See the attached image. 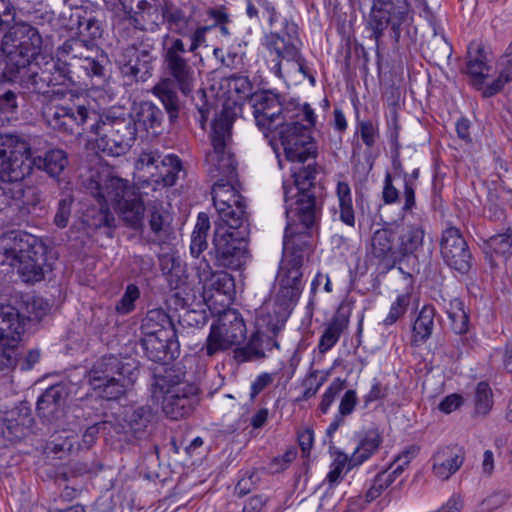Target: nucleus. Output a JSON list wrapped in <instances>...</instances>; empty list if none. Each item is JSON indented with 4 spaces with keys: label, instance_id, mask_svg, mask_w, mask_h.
Segmentation results:
<instances>
[{
    "label": "nucleus",
    "instance_id": "f257e3e1",
    "mask_svg": "<svg viewBox=\"0 0 512 512\" xmlns=\"http://www.w3.org/2000/svg\"><path fill=\"white\" fill-rule=\"evenodd\" d=\"M317 165L292 172L293 181L283 182L287 225L283 238L285 259L279 267L278 284L303 290V265L312 251L310 229L320 219L322 187L316 180Z\"/></svg>",
    "mask_w": 512,
    "mask_h": 512
},
{
    "label": "nucleus",
    "instance_id": "f03ea898",
    "mask_svg": "<svg viewBox=\"0 0 512 512\" xmlns=\"http://www.w3.org/2000/svg\"><path fill=\"white\" fill-rule=\"evenodd\" d=\"M232 125L233 118L226 110L215 117L210 133L212 148L205 154L206 172L211 179H216L212 186L215 208L245 202L237 188V161L232 151Z\"/></svg>",
    "mask_w": 512,
    "mask_h": 512
},
{
    "label": "nucleus",
    "instance_id": "7ed1b4c3",
    "mask_svg": "<svg viewBox=\"0 0 512 512\" xmlns=\"http://www.w3.org/2000/svg\"><path fill=\"white\" fill-rule=\"evenodd\" d=\"M188 54L182 39L165 35L161 53L163 77L152 88V93L162 103L171 124L178 120L182 108L177 89L184 96H190L196 82L195 67Z\"/></svg>",
    "mask_w": 512,
    "mask_h": 512
},
{
    "label": "nucleus",
    "instance_id": "20e7f679",
    "mask_svg": "<svg viewBox=\"0 0 512 512\" xmlns=\"http://www.w3.org/2000/svg\"><path fill=\"white\" fill-rule=\"evenodd\" d=\"M82 183L86 192L99 203L113 204L126 226L132 229L143 226L144 202L139 189L130 181L102 169L91 170Z\"/></svg>",
    "mask_w": 512,
    "mask_h": 512
},
{
    "label": "nucleus",
    "instance_id": "39448f33",
    "mask_svg": "<svg viewBox=\"0 0 512 512\" xmlns=\"http://www.w3.org/2000/svg\"><path fill=\"white\" fill-rule=\"evenodd\" d=\"M293 119L285 120L269 134V143L277 153L281 145L288 161L304 163L315 159L318 154L317 144L312 136L317 116L308 103L297 104Z\"/></svg>",
    "mask_w": 512,
    "mask_h": 512
},
{
    "label": "nucleus",
    "instance_id": "423d86ee",
    "mask_svg": "<svg viewBox=\"0 0 512 512\" xmlns=\"http://www.w3.org/2000/svg\"><path fill=\"white\" fill-rule=\"evenodd\" d=\"M185 377L183 367L176 364L154 373L150 382L152 398L162 401V412L171 420L189 417L199 404V388Z\"/></svg>",
    "mask_w": 512,
    "mask_h": 512
},
{
    "label": "nucleus",
    "instance_id": "0eeeda50",
    "mask_svg": "<svg viewBox=\"0 0 512 512\" xmlns=\"http://www.w3.org/2000/svg\"><path fill=\"white\" fill-rule=\"evenodd\" d=\"M94 134L100 151L107 156H122L137 138L136 120L127 109L111 107L98 115Z\"/></svg>",
    "mask_w": 512,
    "mask_h": 512
},
{
    "label": "nucleus",
    "instance_id": "6e6552de",
    "mask_svg": "<svg viewBox=\"0 0 512 512\" xmlns=\"http://www.w3.org/2000/svg\"><path fill=\"white\" fill-rule=\"evenodd\" d=\"M282 28L265 35L264 46L273 58L270 61V71L278 78L283 79L282 62H295L297 70L307 78L312 86L316 79L307 66V61L301 53V40L299 38L297 24L289 19H284Z\"/></svg>",
    "mask_w": 512,
    "mask_h": 512
},
{
    "label": "nucleus",
    "instance_id": "1a4fd4ad",
    "mask_svg": "<svg viewBox=\"0 0 512 512\" xmlns=\"http://www.w3.org/2000/svg\"><path fill=\"white\" fill-rule=\"evenodd\" d=\"M42 43L36 27L25 22L9 26L2 38V50L8 58L9 67L18 72L19 67L39 59Z\"/></svg>",
    "mask_w": 512,
    "mask_h": 512
},
{
    "label": "nucleus",
    "instance_id": "9d476101",
    "mask_svg": "<svg viewBox=\"0 0 512 512\" xmlns=\"http://www.w3.org/2000/svg\"><path fill=\"white\" fill-rule=\"evenodd\" d=\"M57 57L72 62L89 78L103 81L110 63L107 53L95 42L86 41L81 37H72L57 48Z\"/></svg>",
    "mask_w": 512,
    "mask_h": 512
},
{
    "label": "nucleus",
    "instance_id": "9b49d317",
    "mask_svg": "<svg viewBox=\"0 0 512 512\" xmlns=\"http://www.w3.org/2000/svg\"><path fill=\"white\" fill-rule=\"evenodd\" d=\"M408 11L409 4L407 0H373L367 19V29L371 32L370 38L375 42L378 56L382 43L381 39L388 27H390L394 42H399L401 26L407 18Z\"/></svg>",
    "mask_w": 512,
    "mask_h": 512
},
{
    "label": "nucleus",
    "instance_id": "f8f14e48",
    "mask_svg": "<svg viewBox=\"0 0 512 512\" xmlns=\"http://www.w3.org/2000/svg\"><path fill=\"white\" fill-rule=\"evenodd\" d=\"M154 50L153 38L147 34L135 37L118 55L117 63L121 75L130 82H145L152 76L153 62L156 60Z\"/></svg>",
    "mask_w": 512,
    "mask_h": 512
},
{
    "label": "nucleus",
    "instance_id": "ddd939ff",
    "mask_svg": "<svg viewBox=\"0 0 512 512\" xmlns=\"http://www.w3.org/2000/svg\"><path fill=\"white\" fill-rule=\"evenodd\" d=\"M247 335V329L241 313L236 309H225L218 314L210 327V333L202 350L209 357L241 345Z\"/></svg>",
    "mask_w": 512,
    "mask_h": 512
},
{
    "label": "nucleus",
    "instance_id": "4468645a",
    "mask_svg": "<svg viewBox=\"0 0 512 512\" xmlns=\"http://www.w3.org/2000/svg\"><path fill=\"white\" fill-rule=\"evenodd\" d=\"M25 331V317L11 304H0V374L16 367L18 346Z\"/></svg>",
    "mask_w": 512,
    "mask_h": 512
},
{
    "label": "nucleus",
    "instance_id": "2eb2a0df",
    "mask_svg": "<svg viewBox=\"0 0 512 512\" xmlns=\"http://www.w3.org/2000/svg\"><path fill=\"white\" fill-rule=\"evenodd\" d=\"M99 113L85 105H53L43 111L47 124L61 133L81 135L94 134Z\"/></svg>",
    "mask_w": 512,
    "mask_h": 512
},
{
    "label": "nucleus",
    "instance_id": "dca6fc26",
    "mask_svg": "<svg viewBox=\"0 0 512 512\" xmlns=\"http://www.w3.org/2000/svg\"><path fill=\"white\" fill-rule=\"evenodd\" d=\"M425 236L426 232L421 224H407L403 228L398 237L399 264H406L417 273L421 266L430 264L434 245Z\"/></svg>",
    "mask_w": 512,
    "mask_h": 512
},
{
    "label": "nucleus",
    "instance_id": "f3484780",
    "mask_svg": "<svg viewBox=\"0 0 512 512\" xmlns=\"http://www.w3.org/2000/svg\"><path fill=\"white\" fill-rule=\"evenodd\" d=\"M30 143L17 134L0 135V180L19 183L29 176L26 155Z\"/></svg>",
    "mask_w": 512,
    "mask_h": 512
},
{
    "label": "nucleus",
    "instance_id": "a211bd4d",
    "mask_svg": "<svg viewBox=\"0 0 512 512\" xmlns=\"http://www.w3.org/2000/svg\"><path fill=\"white\" fill-rule=\"evenodd\" d=\"M256 126L269 138L270 132L282 121L293 119V111L297 104L283 106L279 96L270 91L255 92L249 99Z\"/></svg>",
    "mask_w": 512,
    "mask_h": 512
},
{
    "label": "nucleus",
    "instance_id": "6ab92c4d",
    "mask_svg": "<svg viewBox=\"0 0 512 512\" xmlns=\"http://www.w3.org/2000/svg\"><path fill=\"white\" fill-rule=\"evenodd\" d=\"M248 236L228 232H214V265L238 270L249 258Z\"/></svg>",
    "mask_w": 512,
    "mask_h": 512
},
{
    "label": "nucleus",
    "instance_id": "aec40b11",
    "mask_svg": "<svg viewBox=\"0 0 512 512\" xmlns=\"http://www.w3.org/2000/svg\"><path fill=\"white\" fill-rule=\"evenodd\" d=\"M155 417V412L150 405L129 407L125 409L122 421L112 420L115 435L126 442H131L133 439H146L151 434Z\"/></svg>",
    "mask_w": 512,
    "mask_h": 512
},
{
    "label": "nucleus",
    "instance_id": "412c9836",
    "mask_svg": "<svg viewBox=\"0 0 512 512\" xmlns=\"http://www.w3.org/2000/svg\"><path fill=\"white\" fill-rule=\"evenodd\" d=\"M26 166H29V175L34 169L45 172L60 189L65 188L69 182L66 180V170L69 165L68 154L60 148H50L43 153L30 145L26 155Z\"/></svg>",
    "mask_w": 512,
    "mask_h": 512
},
{
    "label": "nucleus",
    "instance_id": "4be33fe9",
    "mask_svg": "<svg viewBox=\"0 0 512 512\" xmlns=\"http://www.w3.org/2000/svg\"><path fill=\"white\" fill-rule=\"evenodd\" d=\"M440 253L444 262L452 269L466 274L472 266V254L460 230L449 226L443 230Z\"/></svg>",
    "mask_w": 512,
    "mask_h": 512
},
{
    "label": "nucleus",
    "instance_id": "5701e85b",
    "mask_svg": "<svg viewBox=\"0 0 512 512\" xmlns=\"http://www.w3.org/2000/svg\"><path fill=\"white\" fill-rule=\"evenodd\" d=\"M68 387L58 383L48 387L37 399L36 412L44 424L58 429L64 424Z\"/></svg>",
    "mask_w": 512,
    "mask_h": 512
},
{
    "label": "nucleus",
    "instance_id": "b1692460",
    "mask_svg": "<svg viewBox=\"0 0 512 512\" xmlns=\"http://www.w3.org/2000/svg\"><path fill=\"white\" fill-rule=\"evenodd\" d=\"M139 370L135 361H123L115 355H104L92 366L88 375V382L91 387H100L104 380L125 375L128 379H137Z\"/></svg>",
    "mask_w": 512,
    "mask_h": 512
},
{
    "label": "nucleus",
    "instance_id": "393cba45",
    "mask_svg": "<svg viewBox=\"0 0 512 512\" xmlns=\"http://www.w3.org/2000/svg\"><path fill=\"white\" fill-rule=\"evenodd\" d=\"M45 251L43 244L32 234L22 231H12L0 242L2 264L14 266L19 259L29 258L34 252Z\"/></svg>",
    "mask_w": 512,
    "mask_h": 512
},
{
    "label": "nucleus",
    "instance_id": "a878e982",
    "mask_svg": "<svg viewBox=\"0 0 512 512\" xmlns=\"http://www.w3.org/2000/svg\"><path fill=\"white\" fill-rule=\"evenodd\" d=\"M217 219L214 221V232L249 235V220L246 212V202L215 208Z\"/></svg>",
    "mask_w": 512,
    "mask_h": 512
},
{
    "label": "nucleus",
    "instance_id": "bb28decb",
    "mask_svg": "<svg viewBox=\"0 0 512 512\" xmlns=\"http://www.w3.org/2000/svg\"><path fill=\"white\" fill-rule=\"evenodd\" d=\"M395 232L389 227L374 231L371 237V254L386 268L399 264V250L395 247Z\"/></svg>",
    "mask_w": 512,
    "mask_h": 512
},
{
    "label": "nucleus",
    "instance_id": "cd10ccee",
    "mask_svg": "<svg viewBox=\"0 0 512 512\" xmlns=\"http://www.w3.org/2000/svg\"><path fill=\"white\" fill-rule=\"evenodd\" d=\"M464 460L465 451L462 447H443L433 456V473L437 478L447 480L461 468Z\"/></svg>",
    "mask_w": 512,
    "mask_h": 512
},
{
    "label": "nucleus",
    "instance_id": "c85d7f7f",
    "mask_svg": "<svg viewBox=\"0 0 512 512\" xmlns=\"http://www.w3.org/2000/svg\"><path fill=\"white\" fill-rule=\"evenodd\" d=\"M277 336L268 331L260 333V329L256 328L248 343L235 350V358L242 362L263 358L266 351H271L273 348L279 349Z\"/></svg>",
    "mask_w": 512,
    "mask_h": 512
},
{
    "label": "nucleus",
    "instance_id": "c756f323",
    "mask_svg": "<svg viewBox=\"0 0 512 512\" xmlns=\"http://www.w3.org/2000/svg\"><path fill=\"white\" fill-rule=\"evenodd\" d=\"M175 336L168 332H162L158 335H143L137 346L149 360L155 363H163L173 358L170 349L173 345L172 338Z\"/></svg>",
    "mask_w": 512,
    "mask_h": 512
},
{
    "label": "nucleus",
    "instance_id": "7c9ffc66",
    "mask_svg": "<svg viewBox=\"0 0 512 512\" xmlns=\"http://www.w3.org/2000/svg\"><path fill=\"white\" fill-rule=\"evenodd\" d=\"M489 70L490 66L484 47L477 43H471L467 51L466 73L469 75L470 83L475 89L483 88Z\"/></svg>",
    "mask_w": 512,
    "mask_h": 512
},
{
    "label": "nucleus",
    "instance_id": "2f4dec72",
    "mask_svg": "<svg viewBox=\"0 0 512 512\" xmlns=\"http://www.w3.org/2000/svg\"><path fill=\"white\" fill-rule=\"evenodd\" d=\"M197 270L199 280L204 282L205 285L209 282V287L216 292L223 295H230L234 290V279L232 275L223 271L214 272L212 265L205 256L200 260Z\"/></svg>",
    "mask_w": 512,
    "mask_h": 512
},
{
    "label": "nucleus",
    "instance_id": "473e14b6",
    "mask_svg": "<svg viewBox=\"0 0 512 512\" xmlns=\"http://www.w3.org/2000/svg\"><path fill=\"white\" fill-rule=\"evenodd\" d=\"M133 117L136 120V125H140L151 135H159L163 130L164 113L151 101H142Z\"/></svg>",
    "mask_w": 512,
    "mask_h": 512
},
{
    "label": "nucleus",
    "instance_id": "72a5a7b5",
    "mask_svg": "<svg viewBox=\"0 0 512 512\" xmlns=\"http://www.w3.org/2000/svg\"><path fill=\"white\" fill-rule=\"evenodd\" d=\"M383 437L377 428L364 432L357 447L349 458V468L359 466L374 455L380 448Z\"/></svg>",
    "mask_w": 512,
    "mask_h": 512
},
{
    "label": "nucleus",
    "instance_id": "f704fd0d",
    "mask_svg": "<svg viewBox=\"0 0 512 512\" xmlns=\"http://www.w3.org/2000/svg\"><path fill=\"white\" fill-rule=\"evenodd\" d=\"M435 307L431 304L424 305L412 326L411 345L418 347L427 342L434 329Z\"/></svg>",
    "mask_w": 512,
    "mask_h": 512
},
{
    "label": "nucleus",
    "instance_id": "c9c22d12",
    "mask_svg": "<svg viewBox=\"0 0 512 512\" xmlns=\"http://www.w3.org/2000/svg\"><path fill=\"white\" fill-rule=\"evenodd\" d=\"M290 313L273 303L272 307L261 308L256 316L255 327L263 331L273 332L278 335L284 328Z\"/></svg>",
    "mask_w": 512,
    "mask_h": 512
},
{
    "label": "nucleus",
    "instance_id": "e433bc0d",
    "mask_svg": "<svg viewBox=\"0 0 512 512\" xmlns=\"http://www.w3.org/2000/svg\"><path fill=\"white\" fill-rule=\"evenodd\" d=\"M141 336L158 335L162 332H168L172 335H182V332L174 329V325L169 315L163 309L149 310L141 323Z\"/></svg>",
    "mask_w": 512,
    "mask_h": 512
},
{
    "label": "nucleus",
    "instance_id": "4c0bfd02",
    "mask_svg": "<svg viewBox=\"0 0 512 512\" xmlns=\"http://www.w3.org/2000/svg\"><path fill=\"white\" fill-rule=\"evenodd\" d=\"M40 69V61L39 59L29 62V65H24V67L20 68L19 71H10L11 79L10 80H19L27 89L31 91L45 95L48 93V89L50 86L42 80L41 75L37 73L36 70Z\"/></svg>",
    "mask_w": 512,
    "mask_h": 512
},
{
    "label": "nucleus",
    "instance_id": "58836bf2",
    "mask_svg": "<svg viewBox=\"0 0 512 512\" xmlns=\"http://www.w3.org/2000/svg\"><path fill=\"white\" fill-rule=\"evenodd\" d=\"M349 314L341 310L333 316L320 337L318 349L320 353L329 351L340 339L342 333L348 328Z\"/></svg>",
    "mask_w": 512,
    "mask_h": 512
},
{
    "label": "nucleus",
    "instance_id": "ea45409f",
    "mask_svg": "<svg viewBox=\"0 0 512 512\" xmlns=\"http://www.w3.org/2000/svg\"><path fill=\"white\" fill-rule=\"evenodd\" d=\"M157 173H151L156 184L164 187H171L176 184L181 172H184L182 161L174 154H168L163 157L161 164L156 170Z\"/></svg>",
    "mask_w": 512,
    "mask_h": 512
},
{
    "label": "nucleus",
    "instance_id": "a19ab883",
    "mask_svg": "<svg viewBox=\"0 0 512 512\" xmlns=\"http://www.w3.org/2000/svg\"><path fill=\"white\" fill-rule=\"evenodd\" d=\"M46 262L45 251L34 252L29 258L19 259L14 268H17L25 282H38L44 278L43 266Z\"/></svg>",
    "mask_w": 512,
    "mask_h": 512
},
{
    "label": "nucleus",
    "instance_id": "79ce46f5",
    "mask_svg": "<svg viewBox=\"0 0 512 512\" xmlns=\"http://www.w3.org/2000/svg\"><path fill=\"white\" fill-rule=\"evenodd\" d=\"M209 229L210 221L208 215L203 212L199 213L197 223L191 235L190 254L192 257L199 258L206 250L208 246L207 236Z\"/></svg>",
    "mask_w": 512,
    "mask_h": 512
},
{
    "label": "nucleus",
    "instance_id": "37998d69",
    "mask_svg": "<svg viewBox=\"0 0 512 512\" xmlns=\"http://www.w3.org/2000/svg\"><path fill=\"white\" fill-rule=\"evenodd\" d=\"M4 420L7 423L6 427L11 434H14L15 436L22 435L24 433V429L29 428L32 425L33 418L31 409L26 404L22 403L20 406L9 411Z\"/></svg>",
    "mask_w": 512,
    "mask_h": 512
},
{
    "label": "nucleus",
    "instance_id": "c03bdc74",
    "mask_svg": "<svg viewBox=\"0 0 512 512\" xmlns=\"http://www.w3.org/2000/svg\"><path fill=\"white\" fill-rule=\"evenodd\" d=\"M450 328L455 334L463 335L469 330V315L464 309V302L460 298L451 299L447 308Z\"/></svg>",
    "mask_w": 512,
    "mask_h": 512
},
{
    "label": "nucleus",
    "instance_id": "a18cd8bd",
    "mask_svg": "<svg viewBox=\"0 0 512 512\" xmlns=\"http://www.w3.org/2000/svg\"><path fill=\"white\" fill-rule=\"evenodd\" d=\"M473 415L476 417H485L493 407V392L489 384L485 381L479 382L473 394Z\"/></svg>",
    "mask_w": 512,
    "mask_h": 512
},
{
    "label": "nucleus",
    "instance_id": "49530a36",
    "mask_svg": "<svg viewBox=\"0 0 512 512\" xmlns=\"http://www.w3.org/2000/svg\"><path fill=\"white\" fill-rule=\"evenodd\" d=\"M336 194L339 201V218L340 220L350 226L355 225V214L352 205L351 189L347 182L339 181L336 187Z\"/></svg>",
    "mask_w": 512,
    "mask_h": 512
},
{
    "label": "nucleus",
    "instance_id": "de8ad7c7",
    "mask_svg": "<svg viewBox=\"0 0 512 512\" xmlns=\"http://www.w3.org/2000/svg\"><path fill=\"white\" fill-rule=\"evenodd\" d=\"M159 266L164 275L168 277L170 284L177 287L185 274V266L179 257L165 253L159 255Z\"/></svg>",
    "mask_w": 512,
    "mask_h": 512
},
{
    "label": "nucleus",
    "instance_id": "09e8293b",
    "mask_svg": "<svg viewBox=\"0 0 512 512\" xmlns=\"http://www.w3.org/2000/svg\"><path fill=\"white\" fill-rule=\"evenodd\" d=\"M136 379H128L125 375L114 378V380H104L100 387H92L99 396L106 400H116L120 398L128 386L132 385Z\"/></svg>",
    "mask_w": 512,
    "mask_h": 512
},
{
    "label": "nucleus",
    "instance_id": "8fccbe9b",
    "mask_svg": "<svg viewBox=\"0 0 512 512\" xmlns=\"http://www.w3.org/2000/svg\"><path fill=\"white\" fill-rule=\"evenodd\" d=\"M485 253H495L503 257H508L512 252V229L508 228L506 232L489 237L484 242Z\"/></svg>",
    "mask_w": 512,
    "mask_h": 512
},
{
    "label": "nucleus",
    "instance_id": "3c124183",
    "mask_svg": "<svg viewBox=\"0 0 512 512\" xmlns=\"http://www.w3.org/2000/svg\"><path fill=\"white\" fill-rule=\"evenodd\" d=\"M99 209H93L87 215V224L94 229L107 228L109 230L115 228L116 219L108 205L99 203Z\"/></svg>",
    "mask_w": 512,
    "mask_h": 512
},
{
    "label": "nucleus",
    "instance_id": "603ef678",
    "mask_svg": "<svg viewBox=\"0 0 512 512\" xmlns=\"http://www.w3.org/2000/svg\"><path fill=\"white\" fill-rule=\"evenodd\" d=\"M302 293L301 288L286 286L278 284V291L274 298V304L282 309H285L291 314L293 308L297 304L300 295Z\"/></svg>",
    "mask_w": 512,
    "mask_h": 512
},
{
    "label": "nucleus",
    "instance_id": "864d4df0",
    "mask_svg": "<svg viewBox=\"0 0 512 512\" xmlns=\"http://www.w3.org/2000/svg\"><path fill=\"white\" fill-rule=\"evenodd\" d=\"M79 37H87V41L95 42L96 39L102 37L103 25L102 22L93 15H85L79 17L78 21Z\"/></svg>",
    "mask_w": 512,
    "mask_h": 512
},
{
    "label": "nucleus",
    "instance_id": "5fc2aeb1",
    "mask_svg": "<svg viewBox=\"0 0 512 512\" xmlns=\"http://www.w3.org/2000/svg\"><path fill=\"white\" fill-rule=\"evenodd\" d=\"M72 62L63 61L62 59L55 60V67L52 69L53 87L55 86H69L75 84L74 71Z\"/></svg>",
    "mask_w": 512,
    "mask_h": 512
},
{
    "label": "nucleus",
    "instance_id": "6e6d98bb",
    "mask_svg": "<svg viewBox=\"0 0 512 512\" xmlns=\"http://www.w3.org/2000/svg\"><path fill=\"white\" fill-rule=\"evenodd\" d=\"M24 188L21 183H12L0 180V211L9 207L13 201L24 197Z\"/></svg>",
    "mask_w": 512,
    "mask_h": 512
},
{
    "label": "nucleus",
    "instance_id": "4d7b16f0",
    "mask_svg": "<svg viewBox=\"0 0 512 512\" xmlns=\"http://www.w3.org/2000/svg\"><path fill=\"white\" fill-rule=\"evenodd\" d=\"M140 297V290L136 284H128L124 294L116 303L115 310L117 313L126 315L135 309V302Z\"/></svg>",
    "mask_w": 512,
    "mask_h": 512
},
{
    "label": "nucleus",
    "instance_id": "13d9d810",
    "mask_svg": "<svg viewBox=\"0 0 512 512\" xmlns=\"http://www.w3.org/2000/svg\"><path fill=\"white\" fill-rule=\"evenodd\" d=\"M411 302V296L408 293L400 294L391 304L390 311L383 320V325L391 326L396 323L407 311Z\"/></svg>",
    "mask_w": 512,
    "mask_h": 512
},
{
    "label": "nucleus",
    "instance_id": "bf43d9fd",
    "mask_svg": "<svg viewBox=\"0 0 512 512\" xmlns=\"http://www.w3.org/2000/svg\"><path fill=\"white\" fill-rule=\"evenodd\" d=\"M161 12L163 20L167 22L171 29L174 28L175 32L180 35H186L182 26L186 24L187 19L181 9L174 6H165Z\"/></svg>",
    "mask_w": 512,
    "mask_h": 512
},
{
    "label": "nucleus",
    "instance_id": "052dcab7",
    "mask_svg": "<svg viewBox=\"0 0 512 512\" xmlns=\"http://www.w3.org/2000/svg\"><path fill=\"white\" fill-rule=\"evenodd\" d=\"M346 380L341 378H335L328 388L325 390L322 395L321 402L319 403L318 409L321 413L326 414L330 409L331 405L334 403L337 396L340 392L345 388Z\"/></svg>",
    "mask_w": 512,
    "mask_h": 512
},
{
    "label": "nucleus",
    "instance_id": "680f3d73",
    "mask_svg": "<svg viewBox=\"0 0 512 512\" xmlns=\"http://www.w3.org/2000/svg\"><path fill=\"white\" fill-rule=\"evenodd\" d=\"M74 197L71 194H65L57 203L53 223L58 228H65L71 216Z\"/></svg>",
    "mask_w": 512,
    "mask_h": 512
},
{
    "label": "nucleus",
    "instance_id": "e2e57ef3",
    "mask_svg": "<svg viewBox=\"0 0 512 512\" xmlns=\"http://www.w3.org/2000/svg\"><path fill=\"white\" fill-rule=\"evenodd\" d=\"M228 86L231 90L235 91L242 99L251 98L254 85L246 75L233 74L228 77Z\"/></svg>",
    "mask_w": 512,
    "mask_h": 512
},
{
    "label": "nucleus",
    "instance_id": "0e129e2a",
    "mask_svg": "<svg viewBox=\"0 0 512 512\" xmlns=\"http://www.w3.org/2000/svg\"><path fill=\"white\" fill-rule=\"evenodd\" d=\"M16 80L0 79V110L5 112H14L17 105V95L10 88V83Z\"/></svg>",
    "mask_w": 512,
    "mask_h": 512
},
{
    "label": "nucleus",
    "instance_id": "69168bd1",
    "mask_svg": "<svg viewBox=\"0 0 512 512\" xmlns=\"http://www.w3.org/2000/svg\"><path fill=\"white\" fill-rule=\"evenodd\" d=\"M207 321L208 316L205 311L187 310L179 318V325L182 330H178V332L183 333L186 328H202Z\"/></svg>",
    "mask_w": 512,
    "mask_h": 512
},
{
    "label": "nucleus",
    "instance_id": "338daca9",
    "mask_svg": "<svg viewBox=\"0 0 512 512\" xmlns=\"http://www.w3.org/2000/svg\"><path fill=\"white\" fill-rule=\"evenodd\" d=\"M100 432L111 437L115 436L112 420L99 421L85 430L83 434V442L86 447H90L94 443L97 434Z\"/></svg>",
    "mask_w": 512,
    "mask_h": 512
},
{
    "label": "nucleus",
    "instance_id": "774afa93",
    "mask_svg": "<svg viewBox=\"0 0 512 512\" xmlns=\"http://www.w3.org/2000/svg\"><path fill=\"white\" fill-rule=\"evenodd\" d=\"M512 80V67H504L499 76L491 84L484 85L480 89L484 98H489L500 92L506 83Z\"/></svg>",
    "mask_w": 512,
    "mask_h": 512
}]
</instances>
